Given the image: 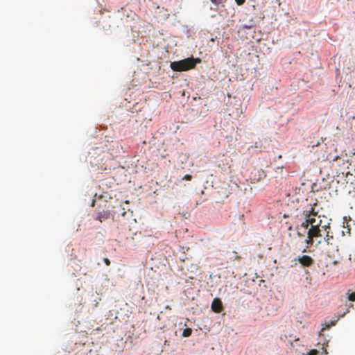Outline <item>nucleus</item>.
I'll return each mask as SVG.
<instances>
[{"instance_id": "nucleus-8", "label": "nucleus", "mask_w": 355, "mask_h": 355, "mask_svg": "<svg viewBox=\"0 0 355 355\" xmlns=\"http://www.w3.org/2000/svg\"><path fill=\"white\" fill-rule=\"evenodd\" d=\"M215 6H218L225 1V0H210Z\"/></svg>"}, {"instance_id": "nucleus-15", "label": "nucleus", "mask_w": 355, "mask_h": 355, "mask_svg": "<svg viewBox=\"0 0 355 355\" xmlns=\"http://www.w3.org/2000/svg\"><path fill=\"white\" fill-rule=\"evenodd\" d=\"M191 175H185L183 178V180H191Z\"/></svg>"}, {"instance_id": "nucleus-13", "label": "nucleus", "mask_w": 355, "mask_h": 355, "mask_svg": "<svg viewBox=\"0 0 355 355\" xmlns=\"http://www.w3.org/2000/svg\"><path fill=\"white\" fill-rule=\"evenodd\" d=\"M234 256V260H239L241 257L237 254L236 252H233Z\"/></svg>"}, {"instance_id": "nucleus-5", "label": "nucleus", "mask_w": 355, "mask_h": 355, "mask_svg": "<svg viewBox=\"0 0 355 355\" xmlns=\"http://www.w3.org/2000/svg\"><path fill=\"white\" fill-rule=\"evenodd\" d=\"M322 228H324V231L326 232V235L324 237V241L327 245H331V241L333 239L334 236L333 233L330 232L331 230V226L330 223L324 224L322 226Z\"/></svg>"}, {"instance_id": "nucleus-12", "label": "nucleus", "mask_w": 355, "mask_h": 355, "mask_svg": "<svg viewBox=\"0 0 355 355\" xmlns=\"http://www.w3.org/2000/svg\"><path fill=\"white\" fill-rule=\"evenodd\" d=\"M235 1L237 3V5L241 6L245 2V0H235Z\"/></svg>"}, {"instance_id": "nucleus-18", "label": "nucleus", "mask_w": 355, "mask_h": 355, "mask_svg": "<svg viewBox=\"0 0 355 355\" xmlns=\"http://www.w3.org/2000/svg\"><path fill=\"white\" fill-rule=\"evenodd\" d=\"M337 320H334V321H331V324L329 325H328V327H331V326H334L336 324V322Z\"/></svg>"}, {"instance_id": "nucleus-9", "label": "nucleus", "mask_w": 355, "mask_h": 355, "mask_svg": "<svg viewBox=\"0 0 355 355\" xmlns=\"http://www.w3.org/2000/svg\"><path fill=\"white\" fill-rule=\"evenodd\" d=\"M107 218V215L99 214L98 216H97L96 219L100 220L101 222H102L103 220H104Z\"/></svg>"}, {"instance_id": "nucleus-17", "label": "nucleus", "mask_w": 355, "mask_h": 355, "mask_svg": "<svg viewBox=\"0 0 355 355\" xmlns=\"http://www.w3.org/2000/svg\"><path fill=\"white\" fill-rule=\"evenodd\" d=\"M349 311V309H347L346 310V311H344L342 314H340V315H339V316H340V317H343V316H345V315L346 314V313H348Z\"/></svg>"}, {"instance_id": "nucleus-16", "label": "nucleus", "mask_w": 355, "mask_h": 355, "mask_svg": "<svg viewBox=\"0 0 355 355\" xmlns=\"http://www.w3.org/2000/svg\"><path fill=\"white\" fill-rule=\"evenodd\" d=\"M103 261L107 266H110V261L107 258H104Z\"/></svg>"}, {"instance_id": "nucleus-10", "label": "nucleus", "mask_w": 355, "mask_h": 355, "mask_svg": "<svg viewBox=\"0 0 355 355\" xmlns=\"http://www.w3.org/2000/svg\"><path fill=\"white\" fill-rule=\"evenodd\" d=\"M348 300L352 302L355 301V291L349 295Z\"/></svg>"}, {"instance_id": "nucleus-1", "label": "nucleus", "mask_w": 355, "mask_h": 355, "mask_svg": "<svg viewBox=\"0 0 355 355\" xmlns=\"http://www.w3.org/2000/svg\"><path fill=\"white\" fill-rule=\"evenodd\" d=\"M323 225L324 224L322 223L321 216H318L315 223L312 225L306 232L307 239H305V243L307 245L306 248L313 245L315 238L322 236L321 232L324 230V228H322Z\"/></svg>"}, {"instance_id": "nucleus-19", "label": "nucleus", "mask_w": 355, "mask_h": 355, "mask_svg": "<svg viewBox=\"0 0 355 355\" xmlns=\"http://www.w3.org/2000/svg\"><path fill=\"white\" fill-rule=\"evenodd\" d=\"M306 251V249L304 248V250H302V252H305Z\"/></svg>"}, {"instance_id": "nucleus-21", "label": "nucleus", "mask_w": 355, "mask_h": 355, "mask_svg": "<svg viewBox=\"0 0 355 355\" xmlns=\"http://www.w3.org/2000/svg\"><path fill=\"white\" fill-rule=\"evenodd\" d=\"M349 307H353V304H351L349 305Z\"/></svg>"}, {"instance_id": "nucleus-2", "label": "nucleus", "mask_w": 355, "mask_h": 355, "mask_svg": "<svg viewBox=\"0 0 355 355\" xmlns=\"http://www.w3.org/2000/svg\"><path fill=\"white\" fill-rule=\"evenodd\" d=\"M196 63L193 58H188L180 61L172 62L171 63V68L175 71H187L193 69Z\"/></svg>"}, {"instance_id": "nucleus-11", "label": "nucleus", "mask_w": 355, "mask_h": 355, "mask_svg": "<svg viewBox=\"0 0 355 355\" xmlns=\"http://www.w3.org/2000/svg\"><path fill=\"white\" fill-rule=\"evenodd\" d=\"M318 351L317 349H311L308 352V355H318Z\"/></svg>"}, {"instance_id": "nucleus-20", "label": "nucleus", "mask_w": 355, "mask_h": 355, "mask_svg": "<svg viewBox=\"0 0 355 355\" xmlns=\"http://www.w3.org/2000/svg\"><path fill=\"white\" fill-rule=\"evenodd\" d=\"M318 243L320 244V243H322V241H321V240H320V241H318Z\"/></svg>"}, {"instance_id": "nucleus-3", "label": "nucleus", "mask_w": 355, "mask_h": 355, "mask_svg": "<svg viewBox=\"0 0 355 355\" xmlns=\"http://www.w3.org/2000/svg\"><path fill=\"white\" fill-rule=\"evenodd\" d=\"M302 215L305 218V220L302 222L300 227L304 228V231L306 232L309 226L311 227L312 225L315 223L317 217L320 215H318L313 207H311L309 209L303 211Z\"/></svg>"}, {"instance_id": "nucleus-14", "label": "nucleus", "mask_w": 355, "mask_h": 355, "mask_svg": "<svg viewBox=\"0 0 355 355\" xmlns=\"http://www.w3.org/2000/svg\"><path fill=\"white\" fill-rule=\"evenodd\" d=\"M297 235L299 236H303L304 235V232L303 233H302L300 231V228L299 227H297Z\"/></svg>"}, {"instance_id": "nucleus-4", "label": "nucleus", "mask_w": 355, "mask_h": 355, "mask_svg": "<svg viewBox=\"0 0 355 355\" xmlns=\"http://www.w3.org/2000/svg\"><path fill=\"white\" fill-rule=\"evenodd\" d=\"M297 261L304 267H309L314 263L313 259L308 255L299 256L297 258L292 260V262H296Z\"/></svg>"}, {"instance_id": "nucleus-6", "label": "nucleus", "mask_w": 355, "mask_h": 355, "mask_svg": "<svg viewBox=\"0 0 355 355\" xmlns=\"http://www.w3.org/2000/svg\"><path fill=\"white\" fill-rule=\"evenodd\" d=\"M211 309L214 312L219 313L223 309V305L220 298L216 297L213 300L211 303Z\"/></svg>"}, {"instance_id": "nucleus-7", "label": "nucleus", "mask_w": 355, "mask_h": 355, "mask_svg": "<svg viewBox=\"0 0 355 355\" xmlns=\"http://www.w3.org/2000/svg\"><path fill=\"white\" fill-rule=\"evenodd\" d=\"M192 333V330L190 328H186L185 329H184L183 331V333H182V336L184 337H189L191 336Z\"/></svg>"}]
</instances>
